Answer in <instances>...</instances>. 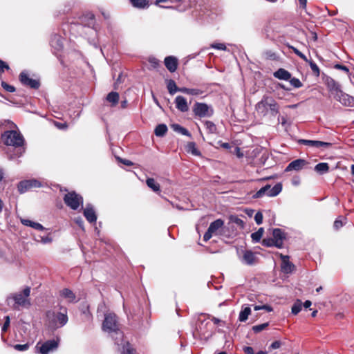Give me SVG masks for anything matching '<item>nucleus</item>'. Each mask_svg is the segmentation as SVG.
<instances>
[{"label": "nucleus", "mask_w": 354, "mask_h": 354, "mask_svg": "<svg viewBox=\"0 0 354 354\" xmlns=\"http://www.w3.org/2000/svg\"><path fill=\"white\" fill-rule=\"evenodd\" d=\"M1 140L6 146L3 151L9 160L20 158L25 153V140L19 132L6 131L1 135Z\"/></svg>", "instance_id": "obj_1"}, {"label": "nucleus", "mask_w": 354, "mask_h": 354, "mask_svg": "<svg viewBox=\"0 0 354 354\" xmlns=\"http://www.w3.org/2000/svg\"><path fill=\"white\" fill-rule=\"evenodd\" d=\"M102 330L110 334L115 339V344L120 345L123 341V333L119 329L118 318L115 313H109L104 315V319L102 323Z\"/></svg>", "instance_id": "obj_2"}, {"label": "nucleus", "mask_w": 354, "mask_h": 354, "mask_svg": "<svg viewBox=\"0 0 354 354\" xmlns=\"http://www.w3.org/2000/svg\"><path fill=\"white\" fill-rule=\"evenodd\" d=\"M255 110L261 116L275 117L279 113V105L272 97L264 95L255 105Z\"/></svg>", "instance_id": "obj_3"}, {"label": "nucleus", "mask_w": 354, "mask_h": 354, "mask_svg": "<svg viewBox=\"0 0 354 354\" xmlns=\"http://www.w3.org/2000/svg\"><path fill=\"white\" fill-rule=\"evenodd\" d=\"M60 309V312L48 310L46 313L48 326L52 330L63 327L68 322L67 308L61 306Z\"/></svg>", "instance_id": "obj_4"}, {"label": "nucleus", "mask_w": 354, "mask_h": 354, "mask_svg": "<svg viewBox=\"0 0 354 354\" xmlns=\"http://www.w3.org/2000/svg\"><path fill=\"white\" fill-rule=\"evenodd\" d=\"M209 319V316L207 317L205 314H201L198 316L195 330L193 331L194 338H206L211 335L212 324Z\"/></svg>", "instance_id": "obj_5"}, {"label": "nucleus", "mask_w": 354, "mask_h": 354, "mask_svg": "<svg viewBox=\"0 0 354 354\" xmlns=\"http://www.w3.org/2000/svg\"><path fill=\"white\" fill-rule=\"evenodd\" d=\"M192 111L196 118H211L214 114V110L212 105L205 102H195Z\"/></svg>", "instance_id": "obj_6"}, {"label": "nucleus", "mask_w": 354, "mask_h": 354, "mask_svg": "<svg viewBox=\"0 0 354 354\" xmlns=\"http://www.w3.org/2000/svg\"><path fill=\"white\" fill-rule=\"evenodd\" d=\"M282 190L281 183L275 184L272 187L270 185H266L257 191L253 196V198H260L264 196L269 197L277 196Z\"/></svg>", "instance_id": "obj_7"}, {"label": "nucleus", "mask_w": 354, "mask_h": 354, "mask_svg": "<svg viewBox=\"0 0 354 354\" xmlns=\"http://www.w3.org/2000/svg\"><path fill=\"white\" fill-rule=\"evenodd\" d=\"M65 204L73 210H77L79 207L83 205V198L81 195L75 192H69L65 194L64 197Z\"/></svg>", "instance_id": "obj_8"}, {"label": "nucleus", "mask_w": 354, "mask_h": 354, "mask_svg": "<svg viewBox=\"0 0 354 354\" xmlns=\"http://www.w3.org/2000/svg\"><path fill=\"white\" fill-rule=\"evenodd\" d=\"M59 338L57 337L56 339H49L44 343H37L36 348L39 350L40 354H49L50 352L56 351L59 346Z\"/></svg>", "instance_id": "obj_9"}, {"label": "nucleus", "mask_w": 354, "mask_h": 354, "mask_svg": "<svg viewBox=\"0 0 354 354\" xmlns=\"http://www.w3.org/2000/svg\"><path fill=\"white\" fill-rule=\"evenodd\" d=\"M41 183L36 179L21 180L18 183L17 189L20 194H24L32 188L40 187Z\"/></svg>", "instance_id": "obj_10"}, {"label": "nucleus", "mask_w": 354, "mask_h": 354, "mask_svg": "<svg viewBox=\"0 0 354 354\" xmlns=\"http://www.w3.org/2000/svg\"><path fill=\"white\" fill-rule=\"evenodd\" d=\"M30 288L26 287L24 289V290L21 292H19L15 294L12 297V299L15 301V304L21 306H25L26 305H30L29 300L28 297L30 296Z\"/></svg>", "instance_id": "obj_11"}, {"label": "nucleus", "mask_w": 354, "mask_h": 354, "mask_svg": "<svg viewBox=\"0 0 354 354\" xmlns=\"http://www.w3.org/2000/svg\"><path fill=\"white\" fill-rule=\"evenodd\" d=\"M323 80L328 91L334 96L337 95L342 91L340 84L331 77L324 75Z\"/></svg>", "instance_id": "obj_12"}, {"label": "nucleus", "mask_w": 354, "mask_h": 354, "mask_svg": "<svg viewBox=\"0 0 354 354\" xmlns=\"http://www.w3.org/2000/svg\"><path fill=\"white\" fill-rule=\"evenodd\" d=\"M223 225L224 221L221 218H218L214 221L212 222L207 232L205 233L203 236V241L205 242L209 241L212 238V235L214 234H216V231L221 227H222Z\"/></svg>", "instance_id": "obj_13"}, {"label": "nucleus", "mask_w": 354, "mask_h": 354, "mask_svg": "<svg viewBox=\"0 0 354 354\" xmlns=\"http://www.w3.org/2000/svg\"><path fill=\"white\" fill-rule=\"evenodd\" d=\"M19 80L24 86H28L31 88L38 89L40 86L39 80L29 77L28 73L25 71H22L19 74Z\"/></svg>", "instance_id": "obj_14"}, {"label": "nucleus", "mask_w": 354, "mask_h": 354, "mask_svg": "<svg viewBox=\"0 0 354 354\" xmlns=\"http://www.w3.org/2000/svg\"><path fill=\"white\" fill-rule=\"evenodd\" d=\"M309 162L302 158L296 159L290 162L285 169V172H289L292 171H300L303 169L306 168L308 165Z\"/></svg>", "instance_id": "obj_15"}, {"label": "nucleus", "mask_w": 354, "mask_h": 354, "mask_svg": "<svg viewBox=\"0 0 354 354\" xmlns=\"http://www.w3.org/2000/svg\"><path fill=\"white\" fill-rule=\"evenodd\" d=\"M334 97L343 106L351 107L354 106V97L343 92L342 90L337 95H335Z\"/></svg>", "instance_id": "obj_16"}, {"label": "nucleus", "mask_w": 354, "mask_h": 354, "mask_svg": "<svg viewBox=\"0 0 354 354\" xmlns=\"http://www.w3.org/2000/svg\"><path fill=\"white\" fill-rule=\"evenodd\" d=\"M298 143L300 145H304L315 148H328L332 144L328 142L319 141V140H311L306 139H300L298 140Z\"/></svg>", "instance_id": "obj_17"}, {"label": "nucleus", "mask_w": 354, "mask_h": 354, "mask_svg": "<svg viewBox=\"0 0 354 354\" xmlns=\"http://www.w3.org/2000/svg\"><path fill=\"white\" fill-rule=\"evenodd\" d=\"M273 239L275 242V247L277 248H282L283 241L286 239V234L280 228H274L272 231Z\"/></svg>", "instance_id": "obj_18"}, {"label": "nucleus", "mask_w": 354, "mask_h": 354, "mask_svg": "<svg viewBox=\"0 0 354 354\" xmlns=\"http://www.w3.org/2000/svg\"><path fill=\"white\" fill-rule=\"evenodd\" d=\"M83 214L88 222L91 223H96L97 214L92 204H86V207L84 209Z\"/></svg>", "instance_id": "obj_19"}, {"label": "nucleus", "mask_w": 354, "mask_h": 354, "mask_svg": "<svg viewBox=\"0 0 354 354\" xmlns=\"http://www.w3.org/2000/svg\"><path fill=\"white\" fill-rule=\"evenodd\" d=\"M257 258L255 254L251 250H245L241 259L243 263L248 266H253L256 263Z\"/></svg>", "instance_id": "obj_20"}, {"label": "nucleus", "mask_w": 354, "mask_h": 354, "mask_svg": "<svg viewBox=\"0 0 354 354\" xmlns=\"http://www.w3.org/2000/svg\"><path fill=\"white\" fill-rule=\"evenodd\" d=\"M164 64L169 72L174 73L178 68V61L176 57L171 55L165 58Z\"/></svg>", "instance_id": "obj_21"}, {"label": "nucleus", "mask_w": 354, "mask_h": 354, "mask_svg": "<svg viewBox=\"0 0 354 354\" xmlns=\"http://www.w3.org/2000/svg\"><path fill=\"white\" fill-rule=\"evenodd\" d=\"M282 259L281 271L285 274L292 273L295 269V265L289 261V257L281 255Z\"/></svg>", "instance_id": "obj_22"}, {"label": "nucleus", "mask_w": 354, "mask_h": 354, "mask_svg": "<svg viewBox=\"0 0 354 354\" xmlns=\"http://www.w3.org/2000/svg\"><path fill=\"white\" fill-rule=\"evenodd\" d=\"M176 109L181 112H187L189 110V106L185 97L182 95H178L175 98Z\"/></svg>", "instance_id": "obj_23"}, {"label": "nucleus", "mask_w": 354, "mask_h": 354, "mask_svg": "<svg viewBox=\"0 0 354 354\" xmlns=\"http://www.w3.org/2000/svg\"><path fill=\"white\" fill-rule=\"evenodd\" d=\"M50 44L57 51H60L63 48V39L57 34L53 35L50 41Z\"/></svg>", "instance_id": "obj_24"}, {"label": "nucleus", "mask_w": 354, "mask_h": 354, "mask_svg": "<svg viewBox=\"0 0 354 354\" xmlns=\"http://www.w3.org/2000/svg\"><path fill=\"white\" fill-rule=\"evenodd\" d=\"M60 296L66 299L68 301L71 303H76L78 301V300L76 299L75 293L69 288H64L60 292Z\"/></svg>", "instance_id": "obj_25"}, {"label": "nucleus", "mask_w": 354, "mask_h": 354, "mask_svg": "<svg viewBox=\"0 0 354 354\" xmlns=\"http://www.w3.org/2000/svg\"><path fill=\"white\" fill-rule=\"evenodd\" d=\"M275 78L282 80H289L291 77V73L284 68H279L273 73Z\"/></svg>", "instance_id": "obj_26"}, {"label": "nucleus", "mask_w": 354, "mask_h": 354, "mask_svg": "<svg viewBox=\"0 0 354 354\" xmlns=\"http://www.w3.org/2000/svg\"><path fill=\"white\" fill-rule=\"evenodd\" d=\"M82 21L85 23V26L93 27L95 24V15L91 12H87L82 16Z\"/></svg>", "instance_id": "obj_27"}, {"label": "nucleus", "mask_w": 354, "mask_h": 354, "mask_svg": "<svg viewBox=\"0 0 354 354\" xmlns=\"http://www.w3.org/2000/svg\"><path fill=\"white\" fill-rule=\"evenodd\" d=\"M133 8L144 10L149 6V0H129Z\"/></svg>", "instance_id": "obj_28"}, {"label": "nucleus", "mask_w": 354, "mask_h": 354, "mask_svg": "<svg viewBox=\"0 0 354 354\" xmlns=\"http://www.w3.org/2000/svg\"><path fill=\"white\" fill-rule=\"evenodd\" d=\"M251 313V308L248 305L242 306V309L239 313V320L241 322H245L250 314Z\"/></svg>", "instance_id": "obj_29"}, {"label": "nucleus", "mask_w": 354, "mask_h": 354, "mask_svg": "<svg viewBox=\"0 0 354 354\" xmlns=\"http://www.w3.org/2000/svg\"><path fill=\"white\" fill-rule=\"evenodd\" d=\"M21 223L26 226L31 227L37 230L42 231L45 230V227L40 223L32 221L29 219H21Z\"/></svg>", "instance_id": "obj_30"}, {"label": "nucleus", "mask_w": 354, "mask_h": 354, "mask_svg": "<svg viewBox=\"0 0 354 354\" xmlns=\"http://www.w3.org/2000/svg\"><path fill=\"white\" fill-rule=\"evenodd\" d=\"M314 169L319 175H323L328 172L329 165L327 162H319L315 165Z\"/></svg>", "instance_id": "obj_31"}, {"label": "nucleus", "mask_w": 354, "mask_h": 354, "mask_svg": "<svg viewBox=\"0 0 354 354\" xmlns=\"http://www.w3.org/2000/svg\"><path fill=\"white\" fill-rule=\"evenodd\" d=\"M171 129L176 132H178L183 136H186L189 138L192 136L191 133L186 128L182 127L178 124H171Z\"/></svg>", "instance_id": "obj_32"}, {"label": "nucleus", "mask_w": 354, "mask_h": 354, "mask_svg": "<svg viewBox=\"0 0 354 354\" xmlns=\"http://www.w3.org/2000/svg\"><path fill=\"white\" fill-rule=\"evenodd\" d=\"M106 100L111 103V106H115L119 102V94L117 92L111 91L106 96Z\"/></svg>", "instance_id": "obj_33"}, {"label": "nucleus", "mask_w": 354, "mask_h": 354, "mask_svg": "<svg viewBox=\"0 0 354 354\" xmlns=\"http://www.w3.org/2000/svg\"><path fill=\"white\" fill-rule=\"evenodd\" d=\"M167 130L168 129L166 124H160L155 128L154 133L158 137H162L166 134Z\"/></svg>", "instance_id": "obj_34"}, {"label": "nucleus", "mask_w": 354, "mask_h": 354, "mask_svg": "<svg viewBox=\"0 0 354 354\" xmlns=\"http://www.w3.org/2000/svg\"><path fill=\"white\" fill-rule=\"evenodd\" d=\"M187 152L191 153L194 156H201V153L197 149L196 145L194 142H190L187 143Z\"/></svg>", "instance_id": "obj_35"}, {"label": "nucleus", "mask_w": 354, "mask_h": 354, "mask_svg": "<svg viewBox=\"0 0 354 354\" xmlns=\"http://www.w3.org/2000/svg\"><path fill=\"white\" fill-rule=\"evenodd\" d=\"M202 122L204 124L208 133L213 134L217 132L216 126L213 122L209 120H205L202 121Z\"/></svg>", "instance_id": "obj_36"}, {"label": "nucleus", "mask_w": 354, "mask_h": 354, "mask_svg": "<svg viewBox=\"0 0 354 354\" xmlns=\"http://www.w3.org/2000/svg\"><path fill=\"white\" fill-rule=\"evenodd\" d=\"M167 88L170 95H174L178 92V86L174 80H167Z\"/></svg>", "instance_id": "obj_37"}, {"label": "nucleus", "mask_w": 354, "mask_h": 354, "mask_svg": "<svg viewBox=\"0 0 354 354\" xmlns=\"http://www.w3.org/2000/svg\"><path fill=\"white\" fill-rule=\"evenodd\" d=\"M146 183L153 192H157L160 191V185L156 183L153 178H148L146 180Z\"/></svg>", "instance_id": "obj_38"}, {"label": "nucleus", "mask_w": 354, "mask_h": 354, "mask_svg": "<svg viewBox=\"0 0 354 354\" xmlns=\"http://www.w3.org/2000/svg\"><path fill=\"white\" fill-rule=\"evenodd\" d=\"M264 230L263 227H260L257 232L252 233L251 238L253 243H258L261 241V239L263 234Z\"/></svg>", "instance_id": "obj_39"}, {"label": "nucleus", "mask_w": 354, "mask_h": 354, "mask_svg": "<svg viewBox=\"0 0 354 354\" xmlns=\"http://www.w3.org/2000/svg\"><path fill=\"white\" fill-rule=\"evenodd\" d=\"M302 308V302L300 299H297L292 306L291 313L296 315H297Z\"/></svg>", "instance_id": "obj_40"}, {"label": "nucleus", "mask_w": 354, "mask_h": 354, "mask_svg": "<svg viewBox=\"0 0 354 354\" xmlns=\"http://www.w3.org/2000/svg\"><path fill=\"white\" fill-rule=\"evenodd\" d=\"M307 62L309 64V66H310L313 74L316 77H319L320 75V71H319V68L318 67L317 64L315 62H313V60H309V59H308V62Z\"/></svg>", "instance_id": "obj_41"}, {"label": "nucleus", "mask_w": 354, "mask_h": 354, "mask_svg": "<svg viewBox=\"0 0 354 354\" xmlns=\"http://www.w3.org/2000/svg\"><path fill=\"white\" fill-rule=\"evenodd\" d=\"M122 354H135L134 350L131 347V345L128 342H126L122 345Z\"/></svg>", "instance_id": "obj_42"}, {"label": "nucleus", "mask_w": 354, "mask_h": 354, "mask_svg": "<svg viewBox=\"0 0 354 354\" xmlns=\"http://www.w3.org/2000/svg\"><path fill=\"white\" fill-rule=\"evenodd\" d=\"M230 221L236 224L241 228L244 227V225H245L244 221L242 219L238 218L237 216H230Z\"/></svg>", "instance_id": "obj_43"}, {"label": "nucleus", "mask_w": 354, "mask_h": 354, "mask_svg": "<svg viewBox=\"0 0 354 354\" xmlns=\"http://www.w3.org/2000/svg\"><path fill=\"white\" fill-rule=\"evenodd\" d=\"M269 324L268 322L263 323L261 324L256 325L252 327V330L255 333H258L261 330L266 329L268 326Z\"/></svg>", "instance_id": "obj_44"}, {"label": "nucleus", "mask_w": 354, "mask_h": 354, "mask_svg": "<svg viewBox=\"0 0 354 354\" xmlns=\"http://www.w3.org/2000/svg\"><path fill=\"white\" fill-rule=\"evenodd\" d=\"M290 84L295 88H299L303 86L301 82L296 77H290L289 80Z\"/></svg>", "instance_id": "obj_45"}, {"label": "nucleus", "mask_w": 354, "mask_h": 354, "mask_svg": "<svg viewBox=\"0 0 354 354\" xmlns=\"http://www.w3.org/2000/svg\"><path fill=\"white\" fill-rule=\"evenodd\" d=\"M275 244L273 238H266L262 241V245L266 247H275Z\"/></svg>", "instance_id": "obj_46"}, {"label": "nucleus", "mask_w": 354, "mask_h": 354, "mask_svg": "<svg viewBox=\"0 0 354 354\" xmlns=\"http://www.w3.org/2000/svg\"><path fill=\"white\" fill-rule=\"evenodd\" d=\"M1 85L3 89L10 93H13L16 90L14 86L10 85L4 81L1 82Z\"/></svg>", "instance_id": "obj_47"}, {"label": "nucleus", "mask_w": 354, "mask_h": 354, "mask_svg": "<svg viewBox=\"0 0 354 354\" xmlns=\"http://www.w3.org/2000/svg\"><path fill=\"white\" fill-rule=\"evenodd\" d=\"M30 345L29 344H15L14 345V348L19 351H25L28 349Z\"/></svg>", "instance_id": "obj_48"}, {"label": "nucleus", "mask_w": 354, "mask_h": 354, "mask_svg": "<svg viewBox=\"0 0 354 354\" xmlns=\"http://www.w3.org/2000/svg\"><path fill=\"white\" fill-rule=\"evenodd\" d=\"M4 319H5V322L1 328L2 332H6L8 330V328L9 327L10 323V317L8 315L5 316Z\"/></svg>", "instance_id": "obj_49"}, {"label": "nucleus", "mask_w": 354, "mask_h": 354, "mask_svg": "<svg viewBox=\"0 0 354 354\" xmlns=\"http://www.w3.org/2000/svg\"><path fill=\"white\" fill-rule=\"evenodd\" d=\"M263 214L261 212H257L254 216V221L257 225H261L263 223Z\"/></svg>", "instance_id": "obj_50"}, {"label": "nucleus", "mask_w": 354, "mask_h": 354, "mask_svg": "<svg viewBox=\"0 0 354 354\" xmlns=\"http://www.w3.org/2000/svg\"><path fill=\"white\" fill-rule=\"evenodd\" d=\"M211 48L217 49V50H225L226 46L224 44L221 43H214L211 45Z\"/></svg>", "instance_id": "obj_51"}, {"label": "nucleus", "mask_w": 354, "mask_h": 354, "mask_svg": "<svg viewBox=\"0 0 354 354\" xmlns=\"http://www.w3.org/2000/svg\"><path fill=\"white\" fill-rule=\"evenodd\" d=\"M204 91L199 88H189V95L196 96L202 95Z\"/></svg>", "instance_id": "obj_52"}, {"label": "nucleus", "mask_w": 354, "mask_h": 354, "mask_svg": "<svg viewBox=\"0 0 354 354\" xmlns=\"http://www.w3.org/2000/svg\"><path fill=\"white\" fill-rule=\"evenodd\" d=\"M75 223L83 230L84 231V223L83 219L78 216L77 218H75L74 219Z\"/></svg>", "instance_id": "obj_53"}, {"label": "nucleus", "mask_w": 354, "mask_h": 354, "mask_svg": "<svg viewBox=\"0 0 354 354\" xmlns=\"http://www.w3.org/2000/svg\"><path fill=\"white\" fill-rule=\"evenodd\" d=\"M334 68L335 69L341 70L346 73L347 74L349 73V69L347 66L340 64H336L334 65Z\"/></svg>", "instance_id": "obj_54"}, {"label": "nucleus", "mask_w": 354, "mask_h": 354, "mask_svg": "<svg viewBox=\"0 0 354 354\" xmlns=\"http://www.w3.org/2000/svg\"><path fill=\"white\" fill-rule=\"evenodd\" d=\"M293 51L294 53L297 55L299 56L300 58H301L303 60H304L305 62H308V58L306 57V56L302 53L301 51H299L297 48H293Z\"/></svg>", "instance_id": "obj_55"}, {"label": "nucleus", "mask_w": 354, "mask_h": 354, "mask_svg": "<svg viewBox=\"0 0 354 354\" xmlns=\"http://www.w3.org/2000/svg\"><path fill=\"white\" fill-rule=\"evenodd\" d=\"M10 67L7 63L0 59V74L3 73L5 70H9Z\"/></svg>", "instance_id": "obj_56"}, {"label": "nucleus", "mask_w": 354, "mask_h": 354, "mask_svg": "<svg viewBox=\"0 0 354 354\" xmlns=\"http://www.w3.org/2000/svg\"><path fill=\"white\" fill-rule=\"evenodd\" d=\"M168 0H156L155 5L160 6V8L171 9L173 6L161 5L160 3H167Z\"/></svg>", "instance_id": "obj_57"}, {"label": "nucleus", "mask_w": 354, "mask_h": 354, "mask_svg": "<svg viewBox=\"0 0 354 354\" xmlns=\"http://www.w3.org/2000/svg\"><path fill=\"white\" fill-rule=\"evenodd\" d=\"M278 123L281 124L283 127H286L287 124V119L285 116L281 115H278L277 118Z\"/></svg>", "instance_id": "obj_58"}, {"label": "nucleus", "mask_w": 354, "mask_h": 354, "mask_svg": "<svg viewBox=\"0 0 354 354\" xmlns=\"http://www.w3.org/2000/svg\"><path fill=\"white\" fill-rule=\"evenodd\" d=\"M281 346V342L279 340H276L274 342H273L270 345V349H277L279 348H280V346Z\"/></svg>", "instance_id": "obj_59"}, {"label": "nucleus", "mask_w": 354, "mask_h": 354, "mask_svg": "<svg viewBox=\"0 0 354 354\" xmlns=\"http://www.w3.org/2000/svg\"><path fill=\"white\" fill-rule=\"evenodd\" d=\"M54 124L57 129H59L60 130H64L67 128V124L65 122L62 123V122H55Z\"/></svg>", "instance_id": "obj_60"}, {"label": "nucleus", "mask_w": 354, "mask_h": 354, "mask_svg": "<svg viewBox=\"0 0 354 354\" xmlns=\"http://www.w3.org/2000/svg\"><path fill=\"white\" fill-rule=\"evenodd\" d=\"M344 225L343 222L341 220L336 219L334 222L333 227L335 230H339Z\"/></svg>", "instance_id": "obj_61"}, {"label": "nucleus", "mask_w": 354, "mask_h": 354, "mask_svg": "<svg viewBox=\"0 0 354 354\" xmlns=\"http://www.w3.org/2000/svg\"><path fill=\"white\" fill-rule=\"evenodd\" d=\"M243 351L245 354H255L253 348L251 346H243Z\"/></svg>", "instance_id": "obj_62"}, {"label": "nucleus", "mask_w": 354, "mask_h": 354, "mask_svg": "<svg viewBox=\"0 0 354 354\" xmlns=\"http://www.w3.org/2000/svg\"><path fill=\"white\" fill-rule=\"evenodd\" d=\"M117 159L120 162L123 163L124 165H125L127 166H131V165H133V162L131 160H126V159H122V158H119V157H118Z\"/></svg>", "instance_id": "obj_63"}, {"label": "nucleus", "mask_w": 354, "mask_h": 354, "mask_svg": "<svg viewBox=\"0 0 354 354\" xmlns=\"http://www.w3.org/2000/svg\"><path fill=\"white\" fill-rule=\"evenodd\" d=\"M218 143L222 148L225 149H230L232 147V145L229 142H223L222 141H218Z\"/></svg>", "instance_id": "obj_64"}]
</instances>
